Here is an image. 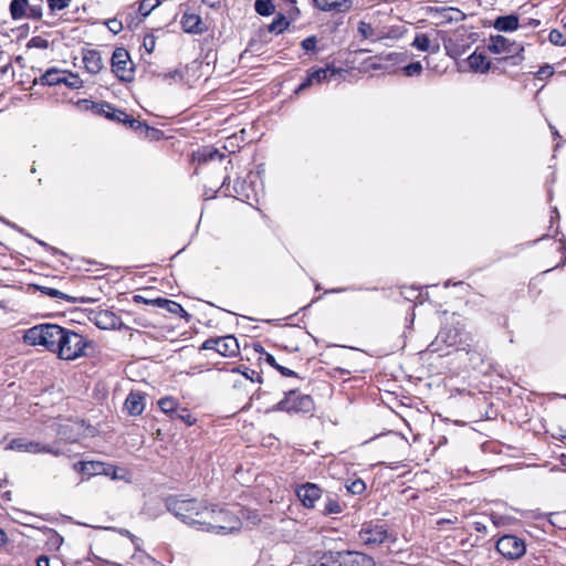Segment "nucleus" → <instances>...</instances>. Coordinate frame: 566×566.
I'll return each mask as SVG.
<instances>
[{"mask_svg": "<svg viewBox=\"0 0 566 566\" xmlns=\"http://www.w3.org/2000/svg\"><path fill=\"white\" fill-rule=\"evenodd\" d=\"M29 48H38V49H48L49 48V41L46 39H43L41 36H33L29 43Z\"/></svg>", "mask_w": 566, "mask_h": 566, "instance_id": "43", "label": "nucleus"}, {"mask_svg": "<svg viewBox=\"0 0 566 566\" xmlns=\"http://www.w3.org/2000/svg\"><path fill=\"white\" fill-rule=\"evenodd\" d=\"M158 406L163 412L172 413L176 411L178 402L171 397H165L158 401Z\"/></svg>", "mask_w": 566, "mask_h": 566, "instance_id": "36", "label": "nucleus"}, {"mask_svg": "<svg viewBox=\"0 0 566 566\" xmlns=\"http://www.w3.org/2000/svg\"><path fill=\"white\" fill-rule=\"evenodd\" d=\"M28 17H31L33 19H40L42 15V10L39 6H28Z\"/></svg>", "mask_w": 566, "mask_h": 566, "instance_id": "55", "label": "nucleus"}, {"mask_svg": "<svg viewBox=\"0 0 566 566\" xmlns=\"http://www.w3.org/2000/svg\"><path fill=\"white\" fill-rule=\"evenodd\" d=\"M165 505L168 512L197 530H200L201 521L208 514V503L195 497L170 495L165 500Z\"/></svg>", "mask_w": 566, "mask_h": 566, "instance_id": "1", "label": "nucleus"}, {"mask_svg": "<svg viewBox=\"0 0 566 566\" xmlns=\"http://www.w3.org/2000/svg\"><path fill=\"white\" fill-rule=\"evenodd\" d=\"M126 124L129 125V127L135 132L145 130L147 133L149 129V127L145 123L137 120L129 115H128V120L126 122Z\"/></svg>", "mask_w": 566, "mask_h": 566, "instance_id": "41", "label": "nucleus"}, {"mask_svg": "<svg viewBox=\"0 0 566 566\" xmlns=\"http://www.w3.org/2000/svg\"><path fill=\"white\" fill-rule=\"evenodd\" d=\"M290 25V21L283 13H279L275 19L268 25L269 32H273L276 34H281L284 32Z\"/></svg>", "mask_w": 566, "mask_h": 566, "instance_id": "28", "label": "nucleus"}, {"mask_svg": "<svg viewBox=\"0 0 566 566\" xmlns=\"http://www.w3.org/2000/svg\"><path fill=\"white\" fill-rule=\"evenodd\" d=\"M474 530L479 533H486V526L481 522H474Z\"/></svg>", "mask_w": 566, "mask_h": 566, "instance_id": "62", "label": "nucleus"}, {"mask_svg": "<svg viewBox=\"0 0 566 566\" xmlns=\"http://www.w3.org/2000/svg\"><path fill=\"white\" fill-rule=\"evenodd\" d=\"M255 3V11L260 15H271L275 11V6L273 2H254Z\"/></svg>", "mask_w": 566, "mask_h": 566, "instance_id": "37", "label": "nucleus"}, {"mask_svg": "<svg viewBox=\"0 0 566 566\" xmlns=\"http://www.w3.org/2000/svg\"><path fill=\"white\" fill-rule=\"evenodd\" d=\"M316 43H317V39L315 36H308L302 41L301 45L305 51L310 52V51H315Z\"/></svg>", "mask_w": 566, "mask_h": 566, "instance_id": "50", "label": "nucleus"}, {"mask_svg": "<svg viewBox=\"0 0 566 566\" xmlns=\"http://www.w3.org/2000/svg\"><path fill=\"white\" fill-rule=\"evenodd\" d=\"M163 77L165 80L169 78V80H174V81L178 82V81L182 80V73L179 70H174L171 72L163 74Z\"/></svg>", "mask_w": 566, "mask_h": 566, "instance_id": "54", "label": "nucleus"}, {"mask_svg": "<svg viewBox=\"0 0 566 566\" xmlns=\"http://www.w3.org/2000/svg\"><path fill=\"white\" fill-rule=\"evenodd\" d=\"M64 327L56 324H39L24 332L23 340L31 346H43L56 354Z\"/></svg>", "mask_w": 566, "mask_h": 566, "instance_id": "3", "label": "nucleus"}, {"mask_svg": "<svg viewBox=\"0 0 566 566\" xmlns=\"http://www.w3.org/2000/svg\"><path fill=\"white\" fill-rule=\"evenodd\" d=\"M344 555L345 552H325L319 558L321 566H344Z\"/></svg>", "mask_w": 566, "mask_h": 566, "instance_id": "24", "label": "nucleus"}, {"mask_svg": "<svg viewBox=\"0 0 566 566\" xmlns=\"http://www.w3.org/2000/svg\"><path fill=\"white\" fill-rule=\"evenodd\" d=\"M541 24V21L537 19H525L522 23H520V27H532L537 28Z\"/></svg>", "mask_w": 566, "mask_h": 566, "instance_id": "56", "label": "nucleus"}, {"mask_svg": "<svg viewBox=\"0 0 566 566\" xmlns=\"http://www.w3.org/2000/svg\"><path fill=\"white\" fill-rule=\"evenodd\" d=\"M451 331H441L438 336H437V340H442L444 343H447L448 346H453L457 342H455V335H453L451 337Z\"/></svg>", "mask_w": 566, "mask_h": 566, "instance_id": "46", "label": "nucleus"}, {"mask_svg": "<svg viewBox=\"0 0 566 566\" xmlns=\"http://www.w3.org/2000/svg\"><path fill=\"white\" fill-rule=\"evenodd\" d=\"M346 489L352 494H361L366 490V484L363 480L356 479L346 485Z\"/></svg>", "mask_w": 566, "mask_h": 566, "instance_id": "38", "label": "nucleus"}, {"mask_svg": "<svg viewBox=\"0 0 566 566\" xmlns=\"http://www.w3.org/2000/svg\"><path fill=\"white\" fill-rule=\"evenodd\" d=\"M133 300L137 304H149V305H151L150 300L145 298L142 295H134Z\"/></svg>", "mask_w": 566, "mask_h": 566, "instance_id": "60", "label": "nucleus"}, {"mask_svg": "<svg viewBox=\"0 0 566 566\" xmlns=\"http://www.w3.org/2000/svg\"><path fill=\"white\" fill-rule=\"evenodd\" d=\"M468 62L470 67L475 72L485 73L491 69V62L488 57L476 51L468 57Z\"/></svg>", "mask_w": 566, "mask_h": 566, "instance_id": "23", "label": "nucleus"}, {"mask_svg": "<svg viewBox=\"0 0 566 566\" xmlns=\"http://www.w3.org/2000/svg\"><path fill=\"white\" fill-rule=\"evenodd\" d=\"M496 551L506 559H520L526 552L524 539L515 535H503L495 545Z\"/></svg>", "mask_w": 566, "mask_h": 566, "instance_id": "10", "label": "nucleus"}, {"mask_svg": "<svg viewBox=\"0 0 566 566\" xmlns=\"http://www.w3.org/2000/svg\"><path fill=\"white\" fill-rule=\"evenodd\" d=\"M106 25L111 32L114 34L119 33L123 30V22L118 18L109 19L106 22Z\"/></svg>", "mask_w": 566, "mask_h": 566, "instance_id": "45", "label": "nucleus"}, {"mask_svg": "<svg viewBox=\"0 0 566 566\" xmlns=\"http://www.w3.org/2000/svg\"><path fill=\"white\" fill-rule=\"evenodd\" d=\"M312 73V78H314L315 83H322L325 81H329V78L337 74V70L326 67V69H318L315 70Z\"/></svg>", "mask_w": 566, "mask_h": 566, "instance_id": "33", "label": "nucleus"}, {"mask_svg": "<svg viewBox=\"0 0 566 566\" xmlns=\"http://www.w3.org/2000/svg\"><path fill=\"white\" fill-rule=\"evenodd\" d=\"M411 45L422 52H436L439 50L438 44L432 48L430 38L424 33L417 34Z\"/></svg>", "mask_w": 566, "mask_h": 566, "instance_id": "26", "label": "nucleus"}, {"mask_svg": "<svg viewBox=\"0 0 566 566\" xmlns=\"http://www.w3.org/2000/svg\"><path fill=\"white\" fill-rule=\"evenodd\" d=\"M429 11L436 25L457 23L465 18V14L460 9L453 7L429 8Z\"/></svg>", "mask_w": 566, "mask_h": 566, "instance_id": "12", "label": "nucleus"}, {"mask_svg": "<svg viewBox=\"0 0 566 566\" xmlns=\"http://www.w3.org/2000/svg\"><path fill=\"white\" fill-rule=\"evenodd\" d=\"M554 74V69L553 66L546 64L544 66H542L537 73H536V77L539 78V80H545V78H548L551 77L552 75Z\"/></svg>", "mask_w": 566, "mask_h": 566, "instance_id": "47", "label": "nucleus"}, {"mask_svg": "<svg viewBox=\"0 0 566 566\" xmlns=\"http://www.w3.org/2000/svg\"><path fill=\"white\" fill-rule=\"evenodd\" d=\"M358 33L363 39H371L373 41H377L381 36L380 33L366 21H360L358 23Z\"/></svg>", "mask_w": 566, "mask_h": 566, "instance_id": "29", "label": "nucleus"}, {"mask_svg": "<svg viewBox=\"0 0 566 566\" xmlns=\"http://www.w3.org/2000/svg\"><path fill=\"white\" fill-rule=\"evenodd\" d=\"M296 495L305 507L312 509L322 496V489L317 484L307 482L296 489Z\"/></svg>", "mask_w": 566, "mask_h": 566, "instance_id": "14", "label": "nucleus"}, {"mask_svg": "<svg viewBox=\"0 0 566 566\" xmlns=\"http://www.w3.org/2000/svg\"><path fill=\"white\" fill-rule=\"evenodd\" d=\"M488 50L494 54H505L504 60H510L513 65H517L524 60V46L503 35H492L488 43Z\"/></svg>", "mask_w": 566, "mask_h": 566, "instance_id": "6", "label": "nucleus"}, {"mask_svg": "<svg viewBox=\"0 0 566 566\" xmlns=\"http://www.w3.org/2000/svg\"><path fill=\"white\" fill-rule=\"evenodd\" d=\"M223 157L224 155L213 146H205L198 151V160L203 163L222 160Z\"/></svg>", "mask_w": 566, "mask_h": 566, "instance_id": "27", "label": "nucleus"}, {"mask_svg": "<svg viewBox=\"0 0 566 566\" xmlns=\"http://www.w3.org/2000/svg\"><path fill=\"white\" fill-rule=\"evenodd\" d=\"M548 40L551 43H553L555 45L563 46L566 44V40H565L563 33L556 29H554L549 32Z\"/></svg>", "mask_w": 566, "mask_h": 566, "instance_id": "40", "label": "nucleus"}, {"mask_svg": "<svg viewBox=\"0 0 566 566\" xmlns=\"http://www.w3.org/2000/svg\"><path fill=\"white\" fill-rule=\"evenodd\" d=\"M186 410H182V413H177V418L185 421L188 426H191L195 422V419L191 418L189 413H186Z\"/></svg>", "mask_w": 566, "mask_h": 566, "instance_id": "57", "label": "nucleus"}, {"mask_svg": "<svg viewBox=\"0 0 566 566\" xmlns=\"http://www.w3.org/2000/svg\"><path fill=\"white\" fill-rule=\"evenodd\" d=\"M316 4V7L322 10V11H333V10H338V11H345L347 9H349V6L348 3L349 2H314Z\"/></svg>", "mask_w": 566, "mask_h": 566, "instance_id": "34", "label": "nucleus"}, {"mask_svg": "<svg viewBox=\"0 0 566 566\" xmlns=\"http://www.w3.org/2000/svg\"><path fill=\"white\" fill-rule=\"evenodd\" d=\"M244 184H245L244 181L237 180L234 184V191L238 196H242V197H244L245 200H249L250 195L248 192H245Z\"/></svg>", "mask_w": 566, "mask_h": 566, "instance_id": "52", "label": "nucleus"}, {"mask_svg": "<svg viewBox=\"0 0 566 566\" xmlns=\"http://www.w3.org/2000/svg\"><path fill=\"white\" fill-rule=\"evenodd\" d=\"M390 537L386 526L376 521H368L361 524L358 532V539L365 546H377Z\"/></svg>", "mask_w": 566, "mask_h": 566, "instance_id": "8", "label": "nucleus"}, {"mask_svg": "<svg viewBox=\"0 0 566 566\" xmlns=\"http://www.w3.org/2000/svg\"><path fill=\"white\" fill-rule=\"evenodd\" d=\"M6 541H7V535H6L4 531L0 528V545L6 543Z\"/></svg>", "mask_w": 566, "mask_h": 566, "instance_id": "63", "label": "nucleus"}, {"mask_svg": "<svg viewBox=\"0 0 566 566\" xmlns=\"http://www.w3.org/2000/svg\"><path fill=\"white\" fill-rule=\"evenodd\" d=\"M493 27L499 31L511 32L520 27V20L515 14L501 15L494 20Z\"/></svg>", "mask_w": 566, "mask_h": 566, "instance_id": "21", "label": "nucleus"}, {"mask_svg": "<svg viewBox=\"0 0 566 566\" xmlns=\"http://www.w3.org/2000/svg\"><path fill=\"white\" fill-rule=\"evenodd\" d=\"M241 528L240 518L227 509L208 504V514L201 521L200 531L214 534H229Z\"/></svg>", "mask_w": 566, "mask_h": 566, "instance_id": "2", "label": "nucleus"}, {"mask_svg": "<svg viewBox=\"0 0 566 566\" xmlns=\"http://www.w3.org/2000/svg\"><path fill=\"white\" fill-rule=\"evenodd\" d=\"M156 46V38L153 34H146L143 40V48L148 54H151Z\"/></svg>", "mask_w": 566, "mask_h": 566, "instance_id": "42", "label": "nucleus"}, {"mask_svg": "<svg viewBox=\"0 0 566 566\" xmlns=\"http://www.w3.org/2000/svg\"><path fill=\"white\" fill-rule=\"evenodd\" d=\"M276 370L280 371V374L285 377L296 376V374L293 370L281 365L276 367Z\"/></svg>", "mask_w": 566, "mask_h": 566, "instance_id": "58", "label": "nucleus"}, {"mask_svg": "<svg viewBox=\"0 0 566 566\" xmlns=\"http://www.w3.org/2000/svg\"><path fill=\"white\" fill-rule=\"evenodd\" d=\"M105 462L102 461H78L73 463L72 468L74 471L81 473L84 480L95 475H104Z\"/></svg>", "mask_w": 566, "mask_h": 566, "instance_id": "16", "label": "nucleus"}, {"mask_svg": "<svg viewBox=\"0 0 566 566\" xmlns=\"http://www.w3.org/2000/svg\"><path fill=\"white\" fill-rule=\"evenodd\" d=\"M88 346H91V342L83 335L72 329L64 328L56 355L60 359L75 360L86 355L85 349Z\"/></svg>", "mask_w": 566, "mask_h": 566, "instance_id": "4", "label": "nucleus"}, {"mask_svg": "<svg viewBox=\"0 0 566 566\" xmlns=\"http://www.w3.org/2000/svg\"><path fill=\"white\" fill-rule=\"evenodd\" d=\"M36 566H51L50 558L45 555H41L36 558Z\"/></svg>", "mask_w": 566, "mask_h": 566, "instance_id": "59", "label": "nucleus"}, {"mask_svg": "<svg viewBox=\"0 0 566 566\" xmlns=\"http://www.w3.org/2000/svg\"><path fill=\"white\" fill-rule=\"evenodd\" d=\"M200 349L214 350L224 357H234L239 354L240 347L234 336L227 335L222 337H211L206 339L202 343Z\"/></svg>", "mask_w": 566, "mask_h": 566, "instance_id": "9", "label": "nucleus"}, {"mask_svg": "<svg viewBox=\"0 0 566 566\" xmlns=\"http://www.w3.org/2000/svg\"><path fill=\"white\" fill-rule=\"evenodd\" d=\"M38 290H40L43 294L45 295H49L51 297H55V298H61V300H65L70 303H75L76 302V297H73V296H70L56 289H53V287H48V286H38Z\"/></svg>", "mask_w": 566, "mask_h": 566, "instance_id": "32", "label": "nucleus"}, {"mask_svg": "<svg viewBox=\"0 0 566 566\" xmlns=\"http://www.w3.org/2000/svg\"><path fill=\"white\" fill-rule=\"evenodd\" d=\"M242 375L252 382H262V376L256 370L247 368L245 371H242Z\"/></svg>", "mask_w": 566, "mask_h": 566, "instance_id": "48", "label": "nucleus"}, {"mask_svg": "<svg viewBox=\"0 0 566 566\" xmlns=\"http://www.w3.org/2000/svg\"><path fill=\"white\" fill-rule=\"evenodd\" d=\"M118 470L116 465L106 463L104 475L109 476L112 480L123 479V475L118 474Z\"/></svg>", "mask_w": 566, "mask_h": 566, "instance_id": "44", "label": "nucleus"}, {"mask_svg": "<svg viewBox=\"0 0 566 566\" xmlns=\"http://www.w3.org/2000/svg\"><path fill=\"white\" fill-rule=\"evenodd\" d=\"M50 8V15H54L57 11L66 9L71 2H48Z\"/></svg>", "mask_w": 566, "mask_h": 566, "instance_id": "49", "label": "nucleus"}, {"mask_svg": "<svg viewBox=\"0 0 566 566\" xmlns=\"http://www.w3.org/2000/svg\"><path fill=\"white\" fill-rule=\"evenodd\" d=\"M342 511H343L342 505L339 504V502L336 499H334L332 496H328L326 499L324 510H323L324 515L339 514Z\"/></svg>", "mask_w": 566, "mask_h": 566, "instance_id": "35", "label": "nucleus"}, {"mask_svg": "<svg viewBox=\"0 0 566 566\" xmlns=\"http://www.w3.org/2000/svg\"><path fill=\"white\" fill-rule=\"evenodd\" d=\"M150 303L154 306L165 308L166 311H168L171 314H175V315H178L181 317L188 316V313L185 311V308L179 303H177L175 301H171L168 298H163V297H157V298H150Z\"/></svg>", "mask_w": 566, "mask_h": 566, "instance_id": "20", "label": "nucleus"}, {"mask_svg": "<svg viewBox=\"0 0 566 566\" xmlns=\"http://www.w3.org/2000/svg\"><path fill=\"white\" fill-rule=\"evenodd\" d=\"M64 73L62 70L52 67L49 69L42 76H41V83L44 85L53 86L62 84V81H64Z\"/></svg>", "mask_w": 566, "mask_h": 566, "instance_id": "25", "label": "nucleus"}, {"mask_svg": "<svg viewBox=\"0 0 566 566\" xmlns=\"http://www.w3.org/2000/svg\"><path fill=\"white\" fill-rule=\"evenodd\" d=\"M555 219H559V213L556 208L553 209V214L551 217V221L553 222Z\"/></svg>", "mask_w": 566, "mask_h": 566, "instance_id": "64", "label": "nucleus"}, {"mask_svg": "<svg viewBox=\"0 0 566 566\" xmlns=\"http://www.w3.org/2000/svg\"><path fill=\"white\" fill-rule=\"evenodd\" d=\"M402 71L406 76H417L422 72V65L420 62H412L406 65Z\"/></svg>", "mask_w": 566, "mask_h": 566, "instance_id": "39", "label": "nucleus"}, {"mask_svg": "<svg viewBox=\"0 0 566 566\" xmlns=\"http://www.w3.org/2000/svg\"><path fill=\"white\" fill-rule=\"evenodd\" d=\"M111 69L113 74L122 82H132L134 80V63L128 51L124 48H116L114 50L111 57Z\"/></svg>", "mask_w": 566, "mask_h": 566, "instance_id": "7", "label": "nucleus"}, {"mask_svg": "<svg viewBox=\"0 0 566 566\" xmlns=\"http://www.w3.org/2000/svg\"><path fill=\"white\" fill-rule=\"evenodd\" d=\"M82 61L87 73L98 74L104 69V62L101 52L97 50H83Z\"/></svg>", "mask_w": 566, "mask_h": 566, "instance_id": "17", "label": "nucleus"}, {"mask_svg": "<svg viewBox=\"0 0 566 566\" xmlns=\"http://www.w3.org/2000/svg\"><path fill=\"white\" fill-rule=\"evenodd\" d=\"M344 566H376L375 559L360 552L346 551L344 555Z\"/></svg>", "mask_w": 566, "mask_h": 566, "instance_id": "18", "label": "nucleus"}, {"mask_svg": "<svg viewBox=\"0 0 566 566\" xmlns=\"http://www.w3.org/2000/svg\"><path fill=\"white\" fill-rule=\"evenodd\" d=\"M90 321L99 329H119L123 326L120 317L109 310L92 311Z\"/></svg>", "mask_w": 566, "mask_h": 566, "instance_id": "11", "label": "nucleus"}, {"mask_svg": "<svg viewBox=\"0 0 566 566\" xmlns=\"http://www.w3.org/2000/svg\"><path fill=\"white\" fill-rule=\"evenodd\" d=\"M180 23L182 30L191 34H202L208 30V24L206 21H203L202 18L195 12L186 11Z\"/></svg>", "mask_w": 566, "mask_h": 566, "instance_id": "15", "label": "nucleus"}, {"mask_svg": "<svg viewBox=\"0 0 566 566\" xmlns=\"http://www.w3.org/2000/svg\"><path fill=\"white\" fill-rule=\"evenodd\" d=\"M63 73L64 81H62V84L72 90H78L83 87V81L80 78L77 74L72 73L70 71H63Z\"/></svg>", "mask_w": 566, "mask_h": 566, "instance_id": "30", "label": "nucleus"}, {"mask_svg": "<svg viewBox=\"0 0 566 566\" xmlns=\"http://www.w3.org/2000/svg\"><path fill=\"white\" fill-rule=\"evenodd\" d=\"M313 410V398L297 389L286 391L284 398L270 409V411H284L287 413H308Z\"/></svg>", "mask_w": 566, "mask_h": 566, "instance_id": "5", "label": "nucleus"}, {"mask_svg": "<svg viewBox=\"0 0 566 566\" xmlns=\"http://www.w3.org/2000/svg\"><path fill=\"white\" fill-rule=\"evenodd\" d=\"M265 361H266L270 366H272L273 368H275V369H276V367H277V366H280V365L276 363V360H275L274 356H273V355H271V354H266V356H265Z\"/></svg>", "mask_w": 566, "mask_h": 566, "instance_id": "61", "label": "nucleus"}, {"mask_svg": "<svg viewBox=\"0 0 566 566\" xmlns=\"http://www.w3.org/2000/svg\"><path fill=\"white\" fill-rule=\"evenodd\" d=\"M125 408L130 416H139L145 409V395L140 391H130L125 400Z\"/></svg>", "mask_w": 566, "mask_h": 566, "instance_id": "19", "label": "nucleus"}, {"mask_svg": "<svg viewBox=\"0 0 566 566\" xmlns=\"http://www.w3.org/2000/svg\"><path fill=\"white\" fill-rule=\"evenodd\" d=\"M160 3L161 2H156V4L151 6L150 8H146L145 2H139L138 11L143 19L146 18L151 12V10H154Z\"/></svg>", "mask_w": 566, "mask_h": 566, "instance_id": "53", "label": "nucleus"}, {"mask_svg": "<svg viewBox=\"0 0 566 566\" xmlns=\"http://www.w3.org/2000/svg\"><path fill=\"white\" fill-rule=\"evenodd\" d=\"M315 83L314 78H312V73L308 72L306 78L298 85V87L295 90V93H300L302 91H305L310 86H312Z\"/></svg>", "mask_w": 566, "mask_h": 566, "instance_id": "51", "label": "nucleus"}, {"mask_svg": "<svg viewBox=\"0 0 566 566\" xmlns=\"http://www.w3.org/2000/svg\"><path fill=\"white\" fill-rule=\"evenodd\" d=\"M97 107H98V113L105 114V116L107 118H111L113 120L124 123V124H126V122L128 120L127 113H125L122 109H117V108L113 107L109 103H106V102L99 103L97 105Z\"/></svg>", "mask_w": 566, "mask_h": 566, "instance_id": "22", "label": "nucleus"}, {"mask_svg": "<svg viewBox=\"0 0 566 566\" xmlns=\"http://www.w3.org/2000/svg\"><path fill=\"white\" fill-rule=\"evenodd\" d=\"M29 2H10L11 15L14 20H20L28 17Z\"/></svg>", "mask_w": 566, "mask_h": 566, "instance_id": "31", "label": "nucleus"}, {"mask_svg": "<svg viewBox=\"0 0 566 566\" xmlns=\"http://www.w3.org/2000/svg\"><path fill=\"white\" fill-rule=\"evenodd\" d=\"M9 448L12 449V450L20 451V452H29V453H41V452H44V453H51V454H53L55 457H59V455L62 454V452L60 450H57V449H53L50 446H42L39 442L29 441V440L23 439V438L13 439L10 442Z\"/></svg>", "mask_w": 566, "mask_h": 566, "instance_id": "13", "label": "nucleus"}]
</instances>
